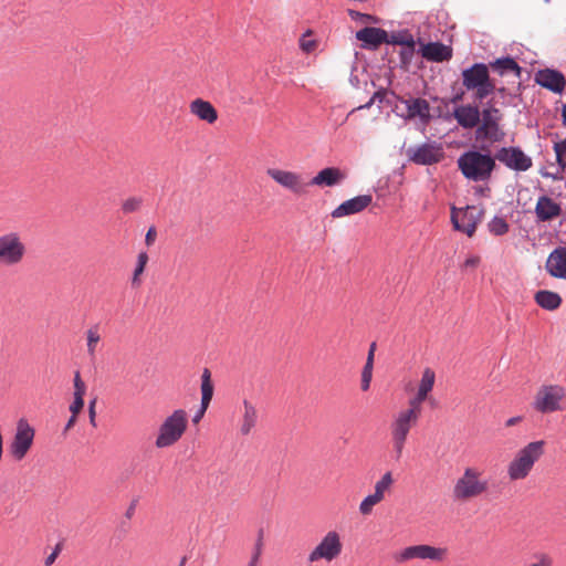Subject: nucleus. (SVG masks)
<instances>
[{"instance_id": "412c9836", "label": "nucleus", "mask_w": 566, "mask_h": 566, "mask_svg": "<svg viewBox=\"0 0 566 566\" xmlns=\"http://www.w3.org/2000/svg\"><path fill=\"white\" fill-rule=\"evenodd\" d=\"M421 55L432 62H444L452 57V49L440 42H431L421 48Z\"/></svg>"}, {"instance_id": "4c0bfd02", "label": "nucleus", "mask_w": 566, "mask_h": 566, "mask_svg": "<svg viewBox=\"0 0 566 566\" xmlns=\"http://www.w3.org/2000/svg\"><path fill=\"white\" fill-rule=\"evenodd\" d=\"M394 480L390 472H387L382 475V478L376 483L374 494L378 496L379 500L385 499V493L389 491Z\"/></svg>"}, {"instance_id": "4d7b16f0", "label": "nucleus", "mask_w": 566, "mask_h": 566, "mask_svg": "<svg viewBox=\"0 0 566 566\" xmlns=\"http://www.w3.org/2000/svg\"><path fill=\"white\" fill-rule=\"evenodd\" d=\"M57 556L54 555L53 553H51L44 560V565L45 566H51L54 564V562L56 560Z\"/></svg>"}, {"instance_id": "2f4dec72", "label": "nucleus", "mask_w": 566, "mask_h": 566, "mask_svg": "<svg viewBox=\"0 0 566 566\" xmlns=\"http://www.w3.org/2000/svg\"><path fill=\"white\" fill-rule=\"evenodd\" d=\"M544 441L528 443L522 449L515 460H536L544 454Z\"/></svg>"}, {"instance_id": "423d86ee", "label": "nucleus", "mask_w": 566, "mask_h": 566, "mask_svg": "<svg viewBox=\"0 0 566 566\" xmlns=\"http://www.w3.org/2000/svg\"><path fill=\"white\" fill-rule=\"evenodd\" d=\"M448 555L449 549L447 547L418 544L400 549L395 554L394 558L398 564H403L413 559L442 563L447 559Z\"/></svg>"}, {"instance_id": "13d9d810", "label": "nucleus", "mask_w": 566, "mask_h": 566, "mask_svg": "<svg viewBox=\"0 0 566 566\" xmlns=\"http://www.w3.org/2000/svg\"><path fill=\"white\" fill-rule=\"evenodd\" d=\"M521 420H522V418H521V417H512V418H510V419L505 422V426H506V427L515 426V424H516V423H518Z\"/></svg>"}, {"instance_id": "a878e982", "label": "nucleus", "mask_w": 566, "mask_h": 566, "mask_svg": "<svg viewBox=\"0 0 566 566\" xmlns=\"http://www.w3.org/2000/svg\"><path fill=\"white\" fill-rule=\"evenodd\" d=\"M86 392V385L82 380L78 371L74 375V399L70 406V411L73 415H78L84 407V396Z\"/></svg>"}, {"instance_id": "ea45409f", "label": "nucleus", "mask_w": 566, "mask_h": 566, "mask_svg": "<svg viewBox=\"0 0 566 566\" xmlns=\"http://www.w3.org/2000/svg\"><path fill=\"white\" fill-rule=\"evenodd\" d=\"M428 398V395L426 392H422V391H417L416 396L412 397L411 399H409L408 401V408L409 410H411L412 412L421 416V410H422V403L423 401Z\"/></svg>"}, {"instance_id": "cd10ccee", "label": "nucleus", "mask_w": 566, "mask_h": 566, "mask_svg": "<svg viewBox=\"0 0 566 566\" xmlns=\"http://www.w3.org/2000/svg\"><path fill=\"white\" fill-rule=\"evenodd\" d=\"M243 417H242V423L240 427V432L244 436L249 434L251 430L254 428L258 419L256 410L255 408L247 400L243 402Z\"/></svg>"}, {"instance_id": "20e7f679", "label": "nucleus", "mask_w": 566, "mask_h": 566, "mask_svg": "<svg viewBox=\"0 0 566 566\" xmlns=\"http://www.w3.org/2000/svg\"><path fill=\"white\" fill-rule=\"evenodd\" d=\"M462 84L468 91H474L478 101L484 99L495 90V84L490 78L489 66L475 63L462 71Z\"/></svg>"}, {"instance_id": "774afa93", "label": "nucleus", "mask_w": 566, "mask_h": 566, "mask_svg": "<svg viewBox=\"0 0 566 566\" xmlns=\"http://www.w3.org/2000/svg\"><path fill=\"white\" fill-rule=\"evenodd\" d=\"M258 560L259 559H255V558H251L250 563L248 566H256L258 565Z\"/></svg>"}, {"instance_id": "aec40b11", "label": "nucleus", "mask_w": 566, "mask_h": 566, "mask_svg": "<svg viewBox=\"0 0 566 566\" xmlns=\"http://www.w3.org/2000/svg\"><path fill=\"white\" fill-rule=\"evenodd\" d=\"M535 213L539 221H551L560 216L562 208L552 198L542 196L535 206Z\"/></svg>"}, {"instance_id": "9b49d317", "label": "nucleus", "mask_w": 566, "mask_h": 566, "mask_svg": "<svg viewBox=\"0 0 566 566\" xmlns=\"http://www.w3.org/2000/svg\"><path fill=\"white\" fill-rule=\"evenodd\" d=\"M566 398V390L558 385L542 386L536 392L534 408L542 413L562 409L560 402Z\"/></svg>"}, {"instance_id": "c85d7f7f", "label": "nucleus", "mask_w": 566, "mask_h": 566, "mask_svg": "<svg viewBox=\"0 0 566 566\" xmlns=\"http://www.w3.org/2000/svg\"><path fill=\"white\" fill-rule=\"evenodd\" d=\"M375 349H376V343H373L370 345V348L368 352L366 364L361 371L360 388L363 391H367L370 387V382H371V378H373Z\"/></svg>"}, {"instance_id": "9d476101", "label": "nucleus", "mask_w": 566, "mask_h": 566, "mask_svg": "<svg viewBox=\"0 0 566 566\" xmlns=\"http://www.w3.org/2000/svg\"><path fill=\"white\" fill-rule=\"evenodd\" d=\"M343 552V542L337 531H328L319 541V543L308 554V562L318 560L332 562L336 559Z\"/></svg>"}, {"instance_id": "79ce46f5", "label": "nucleus", "mask_w": 566, "mask_h": 566, "mask_svg": "<svg viewBox=\"0 0 566 566\" xmlns=\"http://www.w3.org/2000/svg\"><path fill=\"white\" fill-rule=\"evenodd\" d=\"M554 150L556 154V160L558 166L560 167V171L566 169V139L554 145Z\"/></svg>"}, {"instance_id": "e433bc0d", "label": "nucleus", "mask_w": 566, "mask_h": 566, "mask_svg": "<svg viewBox=\"0 0 566 566\" xmlns=\"http://www.w3.org/2000/svg\"><path fill=\"white\" fill-rule=\"evenodd\" d=\"M285 188H290L296 193H302L305 191L306 184L300 176L293 172H285Z\"/></svg>"}, {"instance_id": "4468645a", "label": "nucleus", "mask_w": 566, "mask_h": 566, "mask_svg": "<svg viewBox=\"0 0 566 566\" xmlns=\"http://www.w3.org/2000/svg\"><path fill=\"white\" fill-rule=\"evenodd\" d=\"M535 82L554 93H562L566 86L565 76L559 71L552 69L538 71L535 75Z\"/></svg>"}, {"instance_id": "7c9ffc66", "label": "nucleus", "mask_w": 566, "mask_h": 566, "mask_svg": "<svg viewBox=\"0 0 566 566\" xmlns=\"http://www.w3.org/2000/svg\"><path fill=\"white\" fill-rule=\"evenodd\" d=\"M213 396V384L211 381V373L205 368L201 375V405L208 408Z\"/></svg>"}, {"instance_id": "3c124183", "label": "nucleus", "mask_w": 566, "mask_h": 566, "mask_svg": "<svg viewBox=\"0 0 566 566\" xmlns=\"http://www.w3.org/2000/svg\"><path fill=\"white\" fill-rule=\"evenodd\" d=\"M95 405H96V400H92L90 402V406H88V416H90V422L93 427H96V421H95V417H96V411H95Z\"/></svg>"}, {"instance_id": "0e129e2a", "label": "nucleus", "mask_w": 566, "mask_h": 566, "mask_svg": "<svg viewBox=\"0 0 566 566\" xmlns=\"http://www.w3.org/2000/svg\"><path fill=\"white\" fill-rule=\"evenodd\" d=\"M348 14L353 18V19H360L361 14L360 12L358 11H355V10H349L348 11Z\"/></svg>"}, {"instance_id": "8fccbe9b", "label": "nucleus", "mask_w": 566, "mask_h": 566, "mask_svg": "<svg viewBox=\"0 0 566 566\" xmlns=\"http://www.w3.org/2000/svg\"><path fill=\"white\" fill-rule=\"evenodd\" d=\"M156 237H157V232H156V229L155 228H149L147 233H146V237H145V243L146 245L150 247L154 244L155 240H156Z\"/></svg>"}, {"instance_id": "2eb2a0df", "label": "nucleus", "mask_w": 566, "mask_h": 566, "mask_svg": "<svg viewBox=\"0 0 566 566\" xmlns=\"http://www.w3.org/2000/svg\"><path fill=\"white\" fill-rule=\"evenodd\" d=\"M371 200L373 198L370 195H361L346 200L333 210L332 217L338 219L358 213L366 209L371 203Z\"/></svg>"}, {"instance_id": "5701e85b", "label": "nucleus", "mask_w": 566, "mask_h": 566, "mask_svg": "<svg viewBox=\"0 0 566 566\" xmlns=\"http://www.w3.org/2000/svg\"><path fill=\"white\" fill-rule=\"evenodd\" d=\"M356 38L364 42L365 46L377 48L387 41V32L382 29L367 27L359 30Z\"/></svg>"}, {"instance_id": "c03bdc74", "label": "nucleus", "mask_w": 566, "mask_h": 566, "mask_svg": "<svg viewBox=\"0 0 566 566\" xmlns=\"http://www.w3.org/2000/svg\"><path fill=\"white\" fill-rule=\"evenodd\" d=\"M142 206V199L137 197L127 198L122 203V210L124 213H132L137 211Z\"/></svg>"}, {"instance_id": "338daca9", "label": "nucleus", "mask_w": 566, "mask_h": 566, "mask_svg": "<svg viewBox=\"0 0 566 566\" xmlns=\"http://www.w3.org/2000/svg\"><path fill=\"white\" fill-rule=\"evenodd\" d=\"M187 556H182L178 566H185L187 563Z\"/></svg>"}, {"instance_id": "bb28decb", "label": "nucleus", "mask_w": 566, "mask_h": 566, "mask_svg": "<svg viewBox=\"0 0 566 566\" xmlns=\"http://www.w3.org/2000/svg\"><path fill=\"white\" fill-rule=\"evenodd\" d=\"M86 338V353L91 358H94L97 352V346L102 340L101 327L98 324L90 326L85 331Z\"/></svg>"}, {"instance_id": "de8ad7c7", "label": "nucleus", "mask_w": 566, "mask_h": 566, "mask_svg": "<svg viewBox=\"0 0 566 566\" xmlns=\"http://www.w3.org/2000/svg\"><path fill=\"white\" fill-rule=\"evenodd\" d=\"M138 501H139V500H138V497H134V499L130 501V503H129V505H128V507L126 509V512H125V514H124V515H125V517H126L127 520H132V518H133V516L135 515V512H136V507H137Z\"/></svg>"}, {"instance_id": "f3484780", "label": "nucleus", "mask_w": 566, "mask_h": 566, "mask_svg": "<svg viewBox=\"0 0 566 566\" xmlns=\"http://www.w3.org/2000/svg\"><path fill=\"white\" fill-rule=\"evenodd\" d=\"M347 175L337 167H327L317 172L310 185L318 187H334L346 179Z\"/></svg>"}, {"instance_id": "58836bf2", "label": "nucleus", "mask_w": 566, "mask_h": 566, "mask_svg": "<svg viewBox=\"0 0 566 566\" xmlns=\"http://www.w3.org/2000/svg\"><path fill=\"white\" fill-rule=\"evenodd\" d=\"M488 226H489V230L495 235H503L509 231L507 222L503 218H500V217H494L489 222Z\"/></svg>"}, {"instance_id": "c756f323", "label": "nucleus", "mask_w": 566, "mask_h": 566, "mask_svg": "<svg viewBox=\"0 0 566 566\" xmlns=\"http://www.w3.org/2000/svg\"><path fill=\"white\" fill-rule=\"evenodd\" d=\"M408 117L413 118L419 116L420 118L429 117V103L423 98H413L407 101Z\"/></svg>"}, {"instance_id": "393cba45", "label": "nucleus", "mask_w": 566, "mask_h": 566, "mask_svg": "<svg viewBox=\"0 0 566 566\" xmlns=\"http://www.w3.org/2000/svg\"><path fill=\"white\" fill-rule=\"evenodd\" d=\"M534 300L538 306L546 311H555L562 304V297L559 294L548 290L537 291L534 295Z\"/></svg>"}, {"instance_id": "6ab92c4d", "label": "nucleus", "mask_w": 566, "mask_h": 566, "mask_svg": "<svg viewBox=\"0 0 566 566\" xmlns=\"http://www.w3.org/2000/svg\"><path fill=\"white\" fill-rule=\"evenodd\" d=\"M190 113L198 119L208 124H214L218 119V112L216 107L206 99L196 98L189 104Z\"/></svg>"}, {"instance_id": "680f3d73", "label": "nucleus", "mask_w": 566, "mask_h": 566, "mask_svg": "<svg viewBox=\"0 0 566 566\" xmlns=\"http://www.w3.org/2000/svg\"><path fill=\"white\" fill-rule=\"evenodd\" d=\"M76 419H77V415L72 413L71 418L69 419V421L66 423V429H70L71 427H73L74 423L76 422Z\"/></svg>"}, {"instance_id": "39448f33", "label": "nucleus", "mask_w": 566, "mask_h": 566, "mask_svg": "<svg viewBox=\"0 0 566 566\" xmlns=\"http://www.w3.org/2000/svg\"><path fill=\"white\" fill-rule=\"evenodd\" d=\"M27 254V243L21 233L10 231L0 234V264L8 268L20 265Z\"/></svg>"}, {"instance_id": "dca6fc26", "label": "nucleus", "mask_w": 566, "mask_h": 566, "mask_svg": "<svg viewBox=\"0 0 566 566\" xmlns=\"http://www.w3.org/2000/svg\"><path fill=\"white\" fill-rule=\"evenodd\" d=\"M443 157L442 149L431 144H424L412 150L410 158L416 164L432 165Z\"/></svg>"}, {"instance_id": "a18cd8bd", "label": "nucleus", "mask_w": 566, "mask_h": 566, "mask_svg": "<svg viewBox=\"0 0 566 566\" xmlns=\"http://www.w3.org/2000/svg\"><path fill=\"white\" fill-rule=\"evenodd\" d=\"M384 97H385V92L377 91L376 93H374V95L369 99V102H367L364 105L358 106L357 109L369 108L376 101L382 102ZM354 111H356V108Z\"/></svg>"}, {"instance_id": "a19ab883", "label": "nucleus", "mask_w": 566, "mask_h": 566, "mask_svg": "<svg viewBox=\"0 0 566 566\" xmlns=\"http://www.w3.org/2000/svg\"><path fill=\"white\" fill-rule=\"evenodd\" d=\"M382 500H379L374 493L366 496L361 503L359 504V512L363 515H369L373 512L375 505L380 503Z\"/></svg>"}, {"instance_id": "052dcab7", "label": "nucleus", "mask_w": 566, "mask_h": 566, "mask_svg": "<svg viewBox=\"0 0 566 566\" xmlns=\"http://www.w3.org/2000/svg\"><path fill=\"white\" fill-rule=\"evenodd\" d=\"M62 549H63V542L61 541V542H59V543L55 545V547L53 548V552H52V553H53L54 555L59 556V555H60V553L62 552Z\"/></svg>"}, {"instance_id": "5fc2aeb1", "label": "nucleus", "mask_w": 566, "mask_h": 566, "mask_svg": "<svg viewBox=\"0 0 566 566\" xmlns=\"http://www.w3.org/2000/svg\"><path fill=\"white\" fill-rule=\"evenodd\" d=\"M126 467L123 469V476L122 480L128 479L132 474L135 472V467L132 462H125Z\"/></svg>"}, {"instance_id": "473e14b6", "label": "nucleus", "mask_w": 566, "mask_h": 566, "mask_svg": "<svg viewBox=\"0 0 566 566\" xmlns=\"http://www.w3.org/2000/svg\"><path fill=\"white\" fill-rule=\"evenodd\" d=\"M534 462H510L507 474L511 480L525 479L533 468Z\"/></svg>"}, {"instance_id": "72a5a7b5", "label": "nucleus", "mask_w": 566, "mask_h": 566, "mask_svg": "<svg viewBox=\"0 0 566 566\" xmlns=\"http://www.w3.org/2000/svg\"><path fill=\"white\" fill-rule=\"evenodd\" d=\"M385 43H391V44H400L407 46V53L409 57L413 56L415 52V40L412 35L407 33H398V34H391L390 36L387 34V41Z\"/></svg>"}, {"instance_id": "f03ea898", "label": "nucleus", "mask_w": 566, "mask_h": 566, "mask_svg": "<svg viewBox=\"0 0 566 566\" xmlns=\"http://www.w3.org/2000/svg\"><path fill=\"white\" fill-rule=\"evenodd\" d=\"M488 488L489 482L483 473L474 468H468L454 483L452 496L458 502H468L485 493Z\"/></svg>"}, {"instance_id": "69168bd1", "label": "nucleus", "mask_w": 566, "mask_h": 566, "mask_svg": "<svg viewBox=\"0 0 566 566\" xmlns=\"http://www.w3.org/2000/svg\"><path fill=\"white\" fill-rule=\"evenodd\" d=\"M562 117H563V123L566 126V104L563 107Z\"/></svg>"}, {"instance_id": "6e6d98bb", "label": "nucleus", "mask_w": 566, "mask_h": 566, "mask_svg": "<svg viewBox=\"0 0 566 566\" xmlns=\"http://www.w3.org/2000/svg\"><path fill=\"white\" fill-rule=\"evenodd\" d=\"M207 409L208 408H203V405H201L199 411L196 413V416L193 417L192 421L195 423L199 422L200 419L203 417L205 412L207 411Z\"/></svg>"}, {"instance_id": "09e8293b", "label": "nucleus", "mask_w": 566, "mask_h": 566, "mask_svg": "<svg viewBox=\"0 0 566 566\" xmlns=\"http://www.w3.org/2000/svg\"><path fill=\"white\" fill-rule=\"evenodd\" d=\"M266 174L273 178L276 182L283 185V171L280 169L270 168Z\"/></svg>"}, {"instance_id": "7ed1b4c3", "label": "nucleus", "mask_w": 566, "mask_h": 566, "mask_svg": "<svg viewBox=\"0 0 566 566\" xmlns=\"http://www.w3.org/2000/svg\"><path fill=\"white\" fill-rule=\"evenodd\" d=\"M188 427V413L184 409H176L165 418L159 427L156 438V447L167 448L175 444L186 432Z\"/></svg>"}, {"instance_id": "c9c22d12", "label": "nucleus", "mask_w": 566, "mask_h": 566, "mask_svg": "<svg viewBox=\"0 0 566 566\" xmlns=\"http://www.w3.org/2000/svg\"><path fill=\"white\" fill-rule=\"evenodd\" d=\"M434 381H436L434 371L431 368H426L422 373V376H421V379H420V382L418 386V390L429 395V392H431V390L433 389Z\"/></svg>"}, {"instance_id": "4be33fe9", "label": "nucleus", "mask_w": 566, "mask_h": 566, "mask_svg": "<svg viewBox=\"0 0 566 566\" xmlns=\"http://www.w3.org/2000/svg\"><path fill=\"white\" fill-rule=\"evenodd\" d=\"M546 270L554 277L566 279V249H557L549 254Z\"/></svg>"}, {"instance_id": "864d4df0", "label": "nucleus", "mask_w": 566, "mask_h": 566, "mask_svg": "<svg viewBox=\"0 0 566 566\" xmlns=\"http://www.w3.org/2000/svg\"><path fill=\"white\" fill-rule=\"evenodd\" d=\"M480 256L478 255H472L470 258H468L464 262V268H476L479 264H480Z\"/></svg>"}, {"instance_id": "6e6552de", "label": "nucleus", "mask_w": 566, "mask_h": 566, "mask_svg": "<svg viewBox=\"0 0 566 566\" xmlns=\"http://www.w3.org/2000/svg\"><path fill=\"white\" fill-rule=\"evenodd\" d=\"M34 436L35 430L29 421L24 418L19 419L14 434L8 443L9 455L15 460L25 458L33 444Z\"/></svg>"}, {"instance_id": "f8f14e48", "label": "nucleus", "mask_w": 566, "mask_h": 566, "mask_svg": "<svg viewBox=\"0 0 566 566\" xmlns=\"http://www.w3.org/2000/svg\"><path fill=\"white\" fill-rule=\"evenodd\" d=\"M483 211L474 206L465 208L451 209V222L458 231L464 232L468 237H472L478 224L482 221Z\"/></svg>"}, {"instance_id": "37998d69", "label": "nucleus", "mask_w": 566, "mask_h": 566, "mask_svg": "<svg viewBox=\"0 0 566 566\" xmlns=\"http://www.w3.org/2000/svg\"><path fill=\"white\" fill-rule=\"evenodd\" d=\"M317 46L316 40L312 39L311 31H307L303 36L300 39V48L306 52L311 53L313 52Z\"/></svg>"}, {"instance_id": "a211bd4d", "label": "nucleus", "mask_w": 566, "mask_h": 566, "mask_svg": "<svg viewBox=\"0 0 566 566\" xmlns=\"http://www.w3.org/2000/svg\"><path fill=\"white\" fill-rule=\"evenodd\" d=\"M481 112L474 105H461L454 108L453 117L458 124L467 129L476 127L480 123Z\"/></svg>"}, {"instance_id": "ddd939ff", "label": "nucleus", "mask_w": 566, "mask_h": 566, "mask_svg": "<svg viewBox=\"0 0 566 566\" xmlns=\"http://www.w3.org/2000/svg\"><path fill=\"white\" fill-rule=\"evenodd\" d=\"M495 160L515 171H526L533 165L532 158L518 147H502L496 151Z\"/></svg>"}, {"instance_id": "b1692460", "label": "nucleus", "mask_w": 566, "mask_h": 566, "mask_svg": "<svg viewBox=\"0 0 566 566\" xmlns=\"http://www.w3.org/2000/svg\"><path fill=\"white\" fill-rule=\"evenodd\" d=\"M493 72L503 76L507 73H513L516 77L521 76V66L515 62L514 59L506 56L490 62L488 65Z\"/></svg>"}, {"instance_id": "0eeeda50", "label": "nucleus", "mask_w": 566, "mask_h": 566, "mask_svg": "<svg viewBox=\"0 0 566 566\" xmlns=\"http://www.w3.org/2000/svg\"><path fill=\"white\" fill-rule=\"evenodd\" d=\"M502 114L494 106L485 107L481 112L480 125L475 130L476 140H488L490 143L501 142L505 133L500 126Z\"/></svg>"}, {"instance_id": "bf43d9fd", "label": "nucleus", "mask_w": 566, "mask_h": 566, "mask_svg": "<svg viewBox=\"0 0 566 566\" xmlns=\"http://www.w3.org/2000/svg\"><path fill=\"white\" fill-rule=\"evenodd\" d=\"M401 60L403 63H409L412 57L408 56L407 46L400 52Z\"/></svg>"}, {"instance_id": "f704fd0d", "label": "nucleus", "mask_w": 566, "mask_h": 566, "mask_svg": "<svg viewBox=\"0 0 566 566\" xmlns=\"http://www.w3.org/2000/svg\"><path fill=\"white\" fill-rule=\"evenodd\" d=\"M147 262H148V254L146 252L138 253L137 263H136L135 270L133 272V276H132V285L133 286H135V287L140 286V284H142L140 276L145 271Z\"/></svg>"}, {"instance_id": "603ef678", "label": "nucleus", "mask_w": 566, "mask_h": 566, "mask_svg": "<svg viewBox=\"0 0 566 566\" xmlns=\"http://www.w3.org/2000/svg\"><path fill=\"white\" fill-rule=\"evenodd\" d=\"M551 565H552L551 559L545 555H541V556L536 557V562L531 564V566H551Z\"/></svg>"}, {"instance_id": "49530a36", "label": "nucleus", "mask_w": 566, "mask_h": 566, "mask_svg": "<svg viewBox=\"0 0 566 566\" xmlns=\"http://www.w3.org/2000/svg\"><path fill=\"white\" fill-rule=\"evenodd\" d=\"M262 546H263V530L259 531L258 539L254 547V553L251 558L259 559L262 553Z\"/></svg>"}, {"instance_id": "e2e57ef3", "label": "nucleus", "mask_w": 566, "mask_h": 566, "mask_svg": "<svg viewBox=\"0 0 566 566\" xmlns=\"http://www.w3.org/2000/svg\"><path fill=\"white\" fill-rule=\"evenodd\" d=\"M360 20L363 22H369V21H373V22H376L374 17L369 15V14H366V13H363L361 17H360Z\"/></svg>"}, {"instance_id": "f257e3e1", "label": "nucleus", "mask_w": 566, "mask_h": 566, "mask_svg": "<svg viewBox=\"0 0 566 566\" xmlns=\"http://www.w3.org/2000/svg\"><path fill=\"white\" fill-rule=\"evenodd\" d=\"M458 167L462 175L471 181H486L496 167L495 156L479 150L463 153L458 159Z\"/></svg>"}, {"instance_id": "1a4fd4ad", "label": "nucleus", "mask_w": 566, "mask_h": 566, "mask_svg": "<svg viewBox=\"0 0 566 566\" xmlns=\"http://www.w3.org/2000/svg\"><path fill=\"white\" fill-rule=\"evenodd\" d=\"M420 416L409 409L400 410L392 419L390 433L397 455L400 457L407 436L419 421Z\"/></svg>"}]
</instances>
